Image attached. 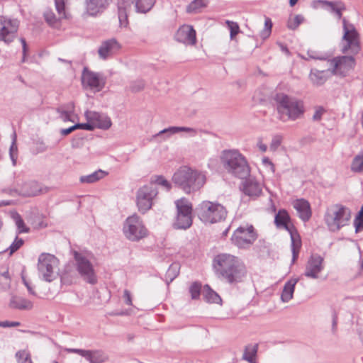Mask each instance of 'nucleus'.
Segmentation results:
<instances>
[{
  "instance_id": "052dcab7",
  "label": "nucleus",
  "mask_w": 363,
  "mask_h": 363,
  "mask_svg": "<svg viewBox=\"0 0 363 363\" xmlns=\"http://www.w3.org/2000/svg\"><path fill=\"white\" fill-rule=\"evenodd\" d=\"M66 351L69 353H75L78 354L80 356L86 359L89 350H82V349H76V348H68L66 349Z\"/></svg>"
},
{
  "instance_id": "dca6fc26",
  "label": "nucleus",
  "mask_w": 363,
  "mask_h": 363,
  "mask_svg": "<svg viewBox=\"0 0 363 363\" xmlns=\"http://www.w3.org/2000/svg\"><path fill=\"white\" fill-rule=\"evenodd\" d=\"M330 67V74L345 77L355 65V59L352 56H339L328 60Z\"/></svg>"
},
{
  "instance_id": "c756f323",
  "label": "nucleus",
  "mask_w": 363,
  "mask_h": 363,
  "mask_svg": "<svg viewBox=\"0 0 363 363\" xmlns=\"http://www.w3.org/2000/svg\"><path fill=\"white\" fill-rule=\"evenodd\" d=\"M322 4L330 9V11L334 13L338 19L342 18V12L345 10V6L340 1H330L327 0L321 1Z\"/></svg>"
},
{
  "instance_id": "864d4df0",
  "label": "nucleus",
  "mask_w": 363,
  "mask_h": 363,
  "mask_svg": "<svg viewBox=\"0 0 363 363\" xmlns=\"http://www.w3.org/2000/svg\"><path fill=\"white\" fill-rule=\"evenodd\" d=\"M282 142V136L280 135H276L273 136L271 144H270V150L272 151H275L280 146Z\"/></svg>"
},
{
  "instance_id": "f03ea898",
  "label": "nucleus",
  "mask_w": 363,
  "mask_h": 363,
  "mask_svg": "<svg viewBox=\"0 0 363 363\" xmlns=\"http://www.w3.org/2000/svg\"><path fill=\"white\" fill-rule=\"evenodd\" d=\"M278 118L286 122L302 118L305 112L303 102L284 93H277L274 97Z\"/></svg>"
},
{
  "instance_id": "2f4dec72",
  "label": "nucleus",
  "mask_w": 363,
  "mask_h": 363,
  "mask_svg": "<svg viewBox=\"0 0 363 363\" xmlns=\"http://www.w3.org/2000/svg\"><path fill=\"white\" fill-rule=\"evenodd\" d=\"M106 174L107 172L99 169L89 175L81 176L79 181L81 183L92 184L103 179Z\"/></svg>"
},
{
  "instance_id": "0eeeda50",
  "label": "nucleus",
  "mask_w": 363,
  "mask_h": 363,
  "mask_svg": "<svg viewBox=\"0 0 363 363\" xmlns=\"http://www.w3.org/2000/svg\"><path fill=\"white\" fill-rule=\"evenodd\" d=\"M198 216L205 223H214L224 220L227 215L225 208L218 203L204 201L196 208Z\"/></svg>"
},
{
  "instance_id": "338daca9",
  "label": "nucleus",
  "mask_w": 363,
  "mask_h": 363,
  "mask_svg": "<svg viewBox=\"0 0 363 363\" xmlns=\"http://www.w3.org/2000/svg\"><path fill=\"white\" fill-rule=\"evenodd\" d=\"M123 298H124V301H125L126 305L132 306L131 294H130V292L128 290H127V289L124 290V291H123Z\"/></svg>"
},
{
  "instance_id": "9d476101",
  "label": "nucleus",
  "mask_w": 363,
  "mask_h": 363,
  "mask_svg": "<svg viewBox=\"0 0 363 363\" xmlns=\"http://www.w3.org/2000/svg\"><path fill=\"white\" fill-rule=\"evenodd\" d=\"M123 233L131 241H138L147 235L142 219L136 213L128 217L124 223Z\"/></svg>"
},
{
  "instance_id": "3c124183",
  "label": "nucleus",
  "mask_w": 363,
  "mask_h": 363,
  "mask_svg": "<svg viewBox=\"0 0 363 363\" xmlns=\"http://www.w3.org/2000/svg\"><path fill=\"white\" fill-rule=\"evenodd\" d=\"M65 1L66 0H55L56 10L60 16V18H67L65 13Z\"/></svg>"
},
{
  "instance_id": "6e6552de",
  "label": "nucleus",
  "mask_w": 363,
  "mask_h": 363,
  "mask_svg": "<svg viewBox=\"0 0 363 363\" xmlns=\"http://www.w3.org/2000/svg\"><path fill=\"white\" fill-rule=\"evenodd\" d=\"M343 36L342 40V52L357 55L361 50L359 35L354 26L347 22L345 18L342 20Z\"/></svg>"
},
{
  "instance_id": "8fccbe9b",
  "label": "nucleus",
  "mask_w": 363,
  "mask_h": 363,
  "mask_svg": "<svg viewBox=\"0 0 363 363\" xmlns=\"http://www.w3.org/2000/svg\"><path fill=\"white\" fill-rule=\"evenodd\" d=\"M23 240L22 238H18V237L16 236L12 244L6 249V251L9 250V255H11L17 251L23 245Z\"/></svg>"
},
{
  "instance_id": "20e7f679",
  "label": "nucleus",
  "mask_w": 363,
  "mask_h": 363,
  "mask_svg": "<svg viewBox=\"0 0 363 363\" xmlns=\"http://www.w3.org/2000/svg\"><path fill=\"white\" fill-rule=\"evenodd\" d=\"M221 162L225 170L239 179H246L250 174V167L245 157L237 150H224L221 155Z\"/></svg>"
},
{
  "instance_id": "b1692460",
  "label": "nucleus",
  "mask_w": 363,
  "mask_h": 363,
  "mask_svg": "<svg viewBox=\"0 0 363 363\" xmlns=\"http://www.w3.org/2000/svg\"><path fill=\"white\" fill-rule=\"evenodd\" d=\"M293 206L296 210L298 217L303 221L306 222L311 218V210L308 201L303 199H296L294 201Z\"/></svg>"
},
{
  "instance_id": "49530a36",
  "label": "nucleus",
  "mask_w": 363,
  "mask_h": 363,
  "mask_svg": "<svg viewBox=\"0 0 363 363\" xmlns=\"http://www.w3.org/2000/svg\"><path fill=\"white\" fill-rule=\"evenodd\" d=\"M16 357L18 363H33L30 354L26 350H20L16 352Z\"/></svg>"
},
{
  "instance_id": "393cba45",
  "label": "nucleus",
  "mask_w": 363,
  "mask_h": 363,
  "mask_svg": "<svg viewBox=\"0 0 363 363\" xmlns=\"http://www.w3.org/2000/svg\"><path fill=\"white\" fill-rule=\"evenodd\" d=\"M108 0H86V11L89 16L103 12L108 5Z\"/></svg>"
},
{
  "instance_id": "bb28decb",
  "label": "nucleus",
  "mask_w": 363,
  "mask_h": 363,
  "mask_svg": "<svg viewBox=\"0 0 363 363\" xmlns=\"http://www.w3.org/2000/svg\"><path fill=\"white\" fill-rule=\"evenodd\" d=\"M9 306L13 309L30 310L33 308V303L23 297L12 296Z\"/></svg>"
},
{
  "instance_id": "39448f33",
  "label": "nucleus",
  "mask_w": 363,
  "mask_h": 363,
  "mask_svg": "<svg viewBox=\"0 0 363 363\" xmlns=\"http://www.w3.org/2000/svg\"><path fill=\"white\" fill-rule=\"evenodd\" d=\"M350 218L351 212L348 208L336 204L327 209L324 218L328 229L336 232L347 225Z\"/></svg>"
},
{
  "instance_id": "58836bf2",
  "label": "nucleus",
  "mask_w": 363,
  "mask_h": 363,
  "mask_svg": "<svg viewBox=\"0 0 363 363\" xmlns=\"http://www.w3.org/2000/svg\"><path fill=\"white\" fill-rule=\"evenodd\" d=\"M57 113L60 114V118L64 122L67 121H72V116L74 114V106L70 105V107H68L67 109H65L64 107H60L57 109Z\"/></svg>"
},
{
  "instance_id": "423d86ee",
  "label": "nucleus",
  "mask_w": 363,
  "mask_h": 363,
  "mask_svg": "<svg viewBox=\"0 0 363 363\" xmlns=\"http://www.w3.org/2000/svg\"><path fill=\"white\" fill-rule=\"evenodd\" d=\"M290 220L288 212L284 209H281L276 214L274 223L278 228H284L290 234L291 240L292 263H294L298 256L301 247V240L296 229L294 225L291 223Z\"/></svg>"
},
{
  "instance_id": "e433bc0d",
  "label": "nucleus",
  "mask_w": 363,
  "mask_h": 363,
  "mask_svg": "<svg viewBox=\"0 0 363 363\" xmlns=\"http://www.w3.org/2000/svg\"><path fill=\"white\" fill-rule=\"evenodd\" d=\"M135 2L137 12L146 13L152 8L155 0H135Z\"/></svg>"
},
{
  "instance_id": "f257e3e1",
  "label": "nucleus",
  "mask_w": 363,
  "mask_h": 363,
  "mask_svg": "<svg viewBox=\"0 0 363 363\" xmlns=\"http://www.w3.org/2000/svg\"><path fill=\"white\" fill-rule=\"evenodd\" d=\"M213 267L217 277L230 284L242 282L247 269L238 257L228 253H220L213 259Z\"/></svg>"
},
{
  "instance_id": "72a5a7b5",
  "label": "nucleus",
  "mask_w": 363,
  "mask_h": 363,
  "mask_svg": "<svg viewBox=\"0 0 363 363\" xmlns=\"http://www.w3.org/2000/svg\"><path fill=\"white\" fill-rule=\"evenodd\" d=\"M258 345H248L245 347L242 359L250 363L255 362V357L257 352Z\"/></svg>"
},
{
  "instance_id": "cd10ccee",
  "label": "nucleus",
  "mask_w": 363,
  "mask_h": 363,
  "mask_svg": "<svg viewBox=\"0 0 363 363\" xmlns=\"http://www.w3.org/2000/svg\"><path fill=\"white\" fill-rule=\"evenodd\" d=\"M298 281V278H292L285 283L281 295L283 302L287 303L292 299L295 286Z\"/></svg>"
},
{
  "instance_id": "4d7b16f0",
  "label": "nucleus",
  "mask_w": 363,
  "mask_h": 363,
  "mask_svg": "<svg viewBox=\"0 0 363 363\" xmlns=\"http://www.w3.org/2000/svg\"><path fill=\"white\" fill-rule=\"evenodd\" d=\"M1 281H2V288L7 289L10 286V277L8 270L1 274Z\"/></svg>"
},
{
  "instance_id": "680f3d73",
  "label": "nucleus",
  "mask_w": 363,
  "mask_h": 363,
  "mask_svg": "<svg viewBox=\"0 0 363 363\" xmlns=\"http://www.w3.org/2000/svg\"><path fill=\"white\" fill-rule=\"evenodd\" d=\"M66 351L69 353H75L78 354L80 356L86 359L89 350H82V349H76V348H68L66 349Z\"/></svg>"
},
{
  "instance_id": "7ed1b4c3",
  "label": "nucleus",
  "mask_w": 363,
  "mask_h": 363,
  "mask_svg": "<svg viewBox=\"0 0 363 363\" xmlns=\"http://www.w3.org/2000/svg\"><path fill=\"white\" fill-rule=\"evenodd\" d=\"M172 182L186 194H191L201 189L206 182V175L188 166L179 167L172 176Z\"/></svg>"
},
{
  "instance_id": "bf43d9fd",
  "label": "nucleus",
  "mask_w": 363,
  "mask_h": 363,
  "mask_svg": "<svg viewBox=\"0 0 363 363\" xmlns=\"http://www.w3.org/2000/svg\"><path fill=\"white\" fill-rule=\"evenodd\" d=\"M325 112V110L322 106H318L315 108L314 114L313 116V120L314 121H319L321 120L323 115Z\"/></svg>"
},
{
  "instance_id": "69168bd1",
  "label": "nucleus",
  "mask_w": 363,
  "mask_h": 363,
  "mask_svg": "<svg viewBox=\"0 0 363 363\" xmlns=\"http://www.w3.org/2000/svg\"><path fill=\"white\" fill-rule=\"evenodd\" d=\"M262 164L264 166L269 167L270 170L272 172H275V166L269 157H264V158H262Z\"/></svg>"
},
{
  "instance_id": "5fc2aeb1",
  "label": "nucleus",
  "mask_w": 363,
  "mask_h": 363,
  "mask_svg": "<svg viewBox=\"0 0 363 363\" xmlns=\"http://www.w3.org/2000/svg\"><path fill=\"white\" fill-rule=\"evenodd\" d=\"M145 87V82L143 80H136L131 83L130 90L133 92H138Z\"/></svg>"
},
{
  "instance_id": "37998d69",
  "label": "nucleus",
  "mask_w": 363,
  "mask_h": 363,
  "mask_svg": "<svg viewBox=\"0 0 363 363\" xmlns=\"http://www.w3.org/2000/svg\"><path fill=\"white\" fill-rule=\"evenodd\" d=\"M201 284L198 281L194 282L189 287V293L192 299H197L201 294Z\"/></svg>"
},
{
  "instance_id": "4468645a",
  "label": "nucleus",
  "mask_w": 363,
  "mask_h": 363,
  "mask_svg": "<svg viewBox=\"0 0 363 363\" xmlns=\"http://www.w3.org/2000/svg\"><path fill=\"white\" fill-rule=\"evenodd\" d=\"M74 258L76 262L77 270L81 277L89 284H96L97 278L94 267L87 257L83 254L74 251Z\"/></svg>"
},
{
  "instance_id": "603ef678",
  "label": "nucleus",
  "mask_w": 363,
  "mask_h": 363,
  "mask_svg": "<svg viewBox=\"0 0 363 363\" xmlns=\"http://www.w3.org/2000/svg\"><path fill=\"white\" fill-rule=\"evenodd\" d=\"M225 23L230 30V37L233 39L240 31V28L236 22L227 20Z\"/></svg>"
},
{
  "instance_id": "4be33fe9",
  "label": "nucleus",
  "mask_w": 363,
  "mask_h": 363,
  "mask_svg": "<svg viewBox=\"0 0 363 363\" xmlns=\"http://www.w3.org/2000/svg\"><path fill=\"white\" fill-rule=\"evenodd\" d=\"M48 191V189H43L41 185L35 181H30L22 184L19 189V194L23 196H35Z\"/></svg>"
},
{
  "instance_id": "473e14b6",
  "label": "nucleus",
  "mask_w": 363,
  "mask_h": 363,
  "mask_svg": "<svg viewBox=\"0 0 363 363\" xmlns=\"http://www.w3.org/2000/svg\"><path fill=\"white\" fill-rule=\"evenodd\" d=\"M203 296L206 301L212 303H219L222 299L220 296L213 290H212L208 285H205L203 287Z\"/></svg>"
},
{
  "instance_id": "7c9ffc66",
  "label": "nucleus",
  "mask_w": 363,
  "mask_h": 363,
  "mask_svg": "<svg viewBox=\"0 0 363 363\" xmlns=\"http://www.w3.org/2000/svg\"><path fill=\"white\" fill-rule=\"evenodd\" d=\"M108 359V355L102 350H89L86 359L89 361V363H104L106 362Z\"/></svg>"
},
{
  "instance_id": "ea45409f",
  "label": "nucleus",
  "mask_w": 363,
  "mask_h": 363,
  "mask_svg": "<svg viewBox=\"0 0 363 363\" xmlns=\"http://www.w3.org/2000/svg\"><path fill=\"white\" fill-rule=\"evenodd\" d=\"M153 186L157 184L163 186L166 190L169 191L172 188L171 183L167 180L162 175H155L150 179V182Z\"/></svg>"
},
{
  "instance_id": "a18cd8bd",
  "label": "nucleus",
  "mask_w": 363,
  "mask_h": 363,
  "mask_svg": "<svg viewBox=\"0 0 363 363\" xmlns=\"http://www.w3.org/2000/svg\"><path fill=\"white\" fill-rule=\"evenodd\" d=\"M354 225L355 227L356 233L363 230V206L355 217Z\"/></svg>"
},
{
  "instance_id": "c9c22d12",
  "label": "nucleus",
  "mask_w": 363,
  "mask_h": 363,
  "mask_svg": "<svg viewBox=\"0 0 363 363\" xmlns=\"http://www.w3.org/2000/svg\"><path fill=\"white\" fill-rule=\"evenodd\" d=\"M128 4V3L125 1H121L118 2V20L121 26L126 27L128 23V16L125 9L126 5Z\"/></svg>"
},
{
  "instance_id": "f3484780",
  "label": "nucleus",
  "mask_w": 363,
  "mask_h": 363,
  "mask_svg": "<svg viewBox=\"0 0 363 363\" xmlns=\"http://www.w3.org/2000/svg\"><path fill=\"white\" fill-rule=\"evenodd\" d=\"M106 78L99 72H94L89 70L87 67H84L82 74V85L94 91H101L106 84Z\"/></svg>"
},
{
  "instance_id": "f8f14e48",
  "label": "nucleus",
  "mask_w": 363,
  "mask_h": 363,
  "mask_svg": "<svg viewBox=\"0 0 363 363\" xmlns=\"http://www.w3.org/2000/svg\"><path fill=\"white\" fill-rule=\"evenodd\" d=\"M177 213L173 223L175 229L186 230L192 225V207L191 204L184 199L176 201Z\"/></svg>"
},
{
  "instance_id": "9b49d317",
  "label": "nucleus",
  "mask_w": 363,
  "mask_h": 363,
  "mask_svg": "<svg viewBox=\"0 0 363 363\" xmlns=\"http://www.w3.org/2000/svg\"><path fill=\"white\" fill-rule=\"evenodd\" d=\"M257 238V234L252 225L238 227L231 236L232 243L239 248H248Z\"/></svg>"
},
{
  "instance_id": "aec40b11",
  "label": "nucleus",
  "mask_w": 363,
  "mask_h": 363,
  "mask_svg": "<svg viewBox=\"0 0 363 363\" xmlns=\"http://www.w3.org/2000/svg\"><path fill=\"white\" fill-rule=\"evenodd\" d=\"M175 38L185 45H194L196 43V30L191 26L184 25L177 31Z\"/></svg>"
},
{
  "instance_id": "c85d7f7f",
  "label": "nucleus",
  "mask_w": 363,
  "mask_h": 363,
  "mask_svg": "<svg viewBox=\"0 0 363 363\" xmlns=\"http://www.w3.org/2000/svg\"><path fill=\"white\" fill-rule=\"evenodd\" d=\"M179 132H186L190 133L192 136L195 135L197 133L196 130L192 128L171 126L160 130L158 133L155 135L154 137L157 138L162 135L167 134V137L168 138L171 135L176 134Z\"/></svg>"
},
{
  "instance_id": "c03bdc74",
  "label": "nucleus",
  "mask_w": 363,
  "mask_h": 363,
  "mask_svg": "<svg viewBox=\"0 0 363 363\" xmlns=\"http://www.w3.org/2000/svg\"><path fill=\"white\" fill-rule=\"evenodd\" d=\"M14 219L18 228V233L20 234L29 232L30 229L26 226L23 220L21 218L19 214L16 213L14 216Z\"/></svg>"
},
{
  "instance_id": "a878e982",
  "label": "nucleus",
  "mask_w": 363,
  "mask_h": 363,
  "mask_svg": "<svg viewBox=\"0 0 363 363\" xmlns=\"http://www.w3.org/2000/svg\"><path fill=\"white\" fill-rule=\"evenodd\" d=\"M330 70H318L312 69L309 74V79L311 83L317 86L323 85L330 77Z\"/></svg>"
},
{
  "instance_id": "ddd939ff",
  "label": "nucleus",
  "mask_w": 363,
  "mask_h": 363,
  "mask_svg": "<svg viewBox=\"0 0 363 363\" xmlns=\"http://www.w3.org/2000/svg\"><path fill=\"white\" fill-rule=\"evenodd\" d=\"M157 194V189L152 184H145L138 189L136 193V205L141 213L145 214L152 208L153 199Z\"/></svg>"
},
{
  "instance_id": "13d9d810",
  "label": "nucleus",
  "mask_w": 363,
  "mask_h": 363,
  "mask_svg": "<svg viewBox=\"0 0 363 363\" xmlns=\"http://www.w3.org/2000/svg\"><path fill=\"white\" fill-rule=\"evenodd\" d=\"M55 145L53 146V147ZM52 147H49L45 145V143L43 141H37L35 143V151L36 153H41L47 151L48 149H51Z\"/></svg>"
},
{
  "instance_id": "0e129e2a",
  "label": "nucleus",
  "mask_w": 363,
  "mask_h": 363,
  "mask_svg": "<svg viewBox=\"0 0 363 363\" xmlns=\"http://www.w3.org/2000/svg\"><path fill=\"white\" fill-rule=\"evenodd\" d=\"M76 130L84 129L86 130H93V126L91 125V121H88L84 123H76L74 124Z\"/></svg>"
},
{
  "instance_id": "79ce46f5",
  "label": "nucleus",
  "mask_w": 363,
  "mask_h": 363,
  "mask_svg": "<svg viewBox=\"0 0 363 363\" xmlns=\"http://www.w3.org/2000/svg\"><path fill=\"white\" fill-rule=\"evenodd\" d=\"M304 18L301 15H296L293 18H289L287 23V27L291 30H296L303 21Z\"/></svg>"
},
{
  "instance_id": "5701e85b",
  "label": "nucleus",
  "mask_w": 363,
  "mask_h": 363,
  "mask_svg": "<svg viewBox=\"0 0 363 363\" xmlns=\"http://www.w3.org/2000/svg\"><path fill=\"white\" fill-rule=\"evenodd\" d=\"M242 190L250 197H257L262 193V186L254 178H249L242 182Z\"/></svg>"
},
{
  "instance_id": "09e8293b",
  "label": "nucleus",
  "mask_w": 363,
  "mask_h": 363,
  "mask_svg": "<svg viewBox=\"0 0 363 363\" xmlns=\"http://www.w3.org/2000/svg\"><path fill=\"white\" fill-rule=\"evenodd\" d=\"M45 21L51 26H55L58 20L52 10H46L44 13Z\"/></svg>"
},
{
  "instance_id": "6ab92c4d",
  "label": "nucleus",
  "mask_w": 363,
  "mask_h": 363,
  "mask_svg": "<svg viewBox=\"0 0 363 363\" xmlns=\"http://www.w3.org/2000/svg\"><path fill=\"white\" fill-rule=\"evenodd\" d=\"M86 121H91L93 130L96 128L108 130L112 125L111 118L104 114L96 111H86L85 112Z\"/></svg>"
},
{
  "instance_id": "e2e57ef3",
  "label": "nucleus",
  "mask_w": 363,
  "mask_h": 363,
  "mask_svg": "<svg viewBox=\"0 0 363 363\" xmlns=\"http://www.w3.org/2000/svg\"><path fill=\"white\" fill-rule=\"evenodd\" d=\"M21 325L20 322L18 321H9V320H5V321H1L0 320V327L1 328H13L17 327Z\"/></svg>"
},
{
  "instance_id": "a211bd4d",
  "label": "nucleus",
  "mask_w": 363,
  "mask_h": 363,
  "mask_svg": "<svg viewBox=\"0 0 363 363\" xmlns=\"http://www.w3.org/2000/svg\"><path fill=\"white\" fill-rule=\"evenodd\" d=\"M323 269V258L318 254L312 255L307 262L304 276L316 279L319 277L318 274Z\"/></svg>"
},
{
  "instance_id": "f704fd0d",
  "label": "nucleus",
  "mask_w": 363,
  "mask_h": 363,
  "mask_svg": "<svg viewBox=\"0 0 363 363\" xmlns=\"http://www.w3.org/2000/svg\"><path fill=\"white\" fill-rule=\"evenodd\" d=\"M350 169L354 173L363 172V152L356 155L350 164Z\"/></svg>"
},
{
  "instance_id": "774afa93",
  "label": "nucleus",
  "mask_w": 363,
  "mask_h": 363,
  "mask_svg": "<svg viewBox=\"0 0 363 363\" xmlns=\"http://www.w3.org/2000/svg\"><path fill=\"white\" fill-rule=\"evenodd\" d=\"M76 130V128L74 125L68 128H63L60 130V134L63 136L67 135L72 133L73 131Z\"/></svg>"
},
{
  "instance_id": "412c9836",
  "label": "nucleus",
  "mask_w": 363,
  "mask_h": 363,
  "mask_svg": "<svg viewBox=\"0 0 363 363\" xmlns=\"http://www.w3.org/2000/svg\"><path fill=\"white\" fill-rule=\"evenodd\" d=\"M121 49L118 42L114 39L104 41L99 48L98 53L101 59L106 60Z\"/></svg>"
},
{
  "instance_id": "1a4fd4ad",
  "label": "nucleus",
  "mask_w": 363,
  "mask_h": 363,
  "mask_svg": "<svg viewBox=\"0 0 363 363\" xmlns=\"http://www.w3.org/2000/svg\"><path fill=\"white\" fill-rule=\"evenodd\" d=\"M58 267V259L49 253H42L38 257V270L40 277L47 281L51 282L57 277L56 269Z\"/></svg>"
},
{
  "instance_id": "2eb2a0df",
  "label": "nucleus",
  "mask_w": 363,
  "mask_h": 363,
  "mask_svg": "<svg viewBox=\"0 0 363 363\" xmlns=\"http://www.w3.org/2000/svg\"><path fill=\"white\" fill-rule=\"evenodd\" d=\"M19 21L4 16H0V41L9 45L17 38Z\"/></svg>"
},
{
  "instance_id": "4c0bfd02",
  "label": "nucleus",
  "mask_w": 363,
  "mask_h": 363,
  "mask_svg": "<svg viewBox=\"0 0 363 363\" xmlns=\"http://www.w3.org/2000/svg\"><path fill=\"white\" fill-rule=\"evenodd\" d=\"M206 6L207 0H194L186 6V11L189 13H198Z\"/></svg>"
},
{
  "instance_id": "a19ab883",
  "label": "nucleus",
  "mask_w": 363,
  "mask_h": 363,
  "mask_svg": "<svg viewBox=\"0 0 363 363\" xmlns=\"http://www.w3.org/2000/svg\"><path fill=\"white\" fill-rule=\"evenodd\" d=\"M272 20L269 17H266L264 21V28L259 33L262 39L265 40L272 33Z\"/></svg>"
},
{
  "instance_id": "de8ad7c7",
  "label": "nucleus",
  "mask_w": 363,
  "mask_h": 363,
  "mask_svg": "<svg viewBox=\"0 0 363 363\" xmlns=\"http://www.w3.org/2000/svg\"><path fill=\"white\" fill-rule=\"evenodd\" d=\"M303 59L306 60H309L311 59L313 60H326L328 58L323 54L318 52L315 50H309L307 52V57H302Z\"/></svg>"
},
{
  "instance_id": "6e6d98bb",
  "label": "nucleus",
  "mask_w": 363,
  "mask_h": 363,
  "mask_svg": "<svg viewBox=\"0 0 363 363\" xmlns=\"http://www.w3.org/2000/svg\"><path fill=\"white\" fill-rule=\"evenodd\" d=\"M178 273V265L173 264L168 269L167 275L170 279V281H172L177 276Z\"/></svg>"
}]
</instances>
